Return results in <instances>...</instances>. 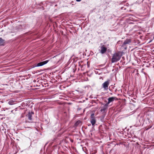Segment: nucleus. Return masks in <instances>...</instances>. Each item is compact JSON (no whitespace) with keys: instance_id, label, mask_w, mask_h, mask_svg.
I'll list each match as a JSON object with an SVG mask.
<instances>
[{"instance_id":"nucleus-1","label":"nucleus","mask_w":154,"mask_h":154,"mask_svg":"<svg viewBox=\"0 0 154 154\" xmlns=\"http://www.w3.org/2000/svg\"><path fill=\"white\" fill-rule=\"evenodd\" d=\"M121 58V56L118 53L114 54L112 58L111 62L112 63H114L119 61Z\"/></svg>"},{"instance_id":"nucleus-2","label":"nucleus","mask_w":154,"mask_h":154,"mask_svg":"<svg viewBox=\"0 0 154 154\" xmlns=\"http://www.w3.org/2000/svg\"><path fill=\"white\" fill-rule=\"evenodd\" d=\"M49 60H47L45 61H43L38 63H35L33 65V67H35L37 66H42L48 63Z\"/></svg>"},{"instance_id":"nucleus-3","label":"nucleus","mask_w":154,"mask_h":154,"mask_svg":"<svg viewBox=\"0 0 154 154\" xmlns=\"http://www.w3.org/2000/svg\"><path fill=\"white\" fill-rule=\"evenodd\" d=\"M109 84V81H107L104 83L102 84V86L103 88L105 90H106L108 89V87Z\"/></svg>"},{"instance_id":"nucleus-4","label":"nucleus","mask_w":154,"mask_h":154,"mask_svg":"<svg viewBox=\"0 0 154 154\" xmlns=\"http://www.w3.org/2000/svg\"><path fill=\"white\" fill-rule=\"evenodd\" d=\"M91 123L93 125H94L96 123V120L94 117V114H92L91 115Z\"/></svg>"},{"instance_id":"nucleus-5","label":"nucleus","mask_w":154,"mask_h":154,"mask_svg":"<svg viewBox=\"0 0 154 154\" xmlns=\"http://www.w3.org/2000/svg\"><path fill=\"white\" fill-rule=\"evenodd\" d=\"M131 42V40L130 39H126L122 45V47H125V45L127 44H129Z\"/></svg>"},{"instance_id":"nucleus-6","label":"nucleus","mask_w":154,"mask_h":154,"mask_svg":"<svg viewBox=\"0 0 154 154\" xmlns=\"http://www.w3.org/2000/svg\"><path fill=\"white\" fill-rule=\"evenodd\" d=\"M107 51V48L104 47L103 45L101 47L100 53L102 54L105 53Z\"/></svg>"},{"instance_id":"nucleus-7","label":"nucleus","mask_w":154,"mask_h":154,"mask_svg":"<svg viewBox=\"0 0 154 154\" xmlns=\"http://www.w3.org/2000/svg\"><path fill=\"white\" fill-rule=\"evenodd\" d=\"M115 98V97H112L109 98L108 99V101L107 104H109L110 103L113 101Z\"/></svg>"},{"instance_id":"nucleus-8","label":"nucleus","mask_w":154,"mask_h":154,"mask_svg":"<svg viewBox=\"0 0 154 154\" xmlns=\"http://www.w3.org/2000/svg\"><path fill=\"white\" fill-rule=\"evenodd\" d=\"M5 43V40L2 38H0V45H4Z\"/></svg>"},{"instance_id":"nucleus-9","label":"nucleus","mask_w":154,"mask_h":154,"mask_svg":"<svg viewBox=\"0 0 154 154\" xmlns=\"http://www.w3.org/2000/svg\"><path fill=\"white\" fill-rule=\"evenodd\" d=\"M8 103L10 105H12L14 104V101L13 100H11L8 102Z\"/></svg>"},{"instance_id":"nucleus-10","label":"nucleus","mask_w":154,"mask_h":154,"mask_svg":"<svg viewBox=\"0 0 154 154\" xmlns=\"http://www.w3.org/2000/svg\"><path fill=\"white\" fill-rule=\"evenodd\" d=\"M80 123L81 122L80 121H78L75 123V125H77Z\"/></svg>"},{"instance_id":"nucleus-11","label":"nucleus","mask_w":154,"mask_h":154,"mask_svg":"<svg viewBox=\"0 0 154 154\" xmlns=\"http://www.w3.org/2000/svg\"><path fill=\"white\" fill-rule=\"evenodd\" d=\"M29 120H31V117L30 116H29Z\"/></svg>"},{"instance_id":"nucleus-12","label":"nucleus","mask_w":154,"mask_h":154,"mask_svg":"<svg viewBox=\"0 0 154 154\" xmlns=\"http://www.w3.org/2000/svg\"><path fill=\"white\" fill-rule=\"evenodd\" d=\"M76 1L77 2H80L82 0H76Z\"/></svg>"},{"instance_id":"nucleus-13","label":"nucleus","mask_w":154,"mask_h":154,"mask_svg":"<svg viewBox=\"0 0 154 154\" xmlns=\"http://www.w3.org/2000/svg\"><path fill=\"white\" fill-rule=\"evenodd\" d=\"M87 66H88V67H89V65L88 64V62H87Z\"/></svg>"},{"instance_id":"nucleus-14","label":"nucleus","mask_w":154,"mask_h":154,"mask_svg":"<svg viewBox=\"0 0 154 154\" xmlns=\"http://www.w3.org/2000/svg\"><path fill=\"white\" fill-rule=\"evenodd\" d=\"M125 49H126V47H125Z\"/></svg>"},{"instance_id":"nucleus-15","label":"nucleus","mask_w":154,"mask_h":154,"mask_svg":"<svg viewBox=\"0 0 154 154\" xmlns=\"http://www.w3.org/2000/svg\"><path fill=\"white\" fill-rule=\"evenodd\" d=\"M153 51L154 52V50Z\"/></svg>"}]
</instances>
